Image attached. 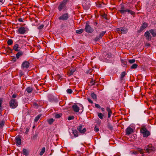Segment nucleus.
<instances>
[{"label":"nucleus","instance_id":"obj_29","mask_svg":"<svg viewBox=\"0 0 156 156\" xmlns=\"http://www.w3.org/2000/svg\"><path fill=\"white\" fill-rule=\"evenodd\" d=\"M12 43L13 41L12 39H10L8 40L7 41V43L9 45H12Z\"/></svg>","mask_w":156,"mask_h":156},{"label":"nucleus","instance_id":"obj_2","mask_svg":"<svg viewBox=\"0 0 156 156\" xmlns=\"http://www.w3.org/2000/svg\"><path fill=\"white\" fill-rule=\"evenodd\" d=\"M69 0H63L60 3L58 7V9L59 11H61L63 9H66V4Z\"/></svg>","mask_w":156,"mask_h":156},{"label":"nucleus","instance_id":"obj_3","mask_svg":"<svg viewBox=\"0 0 156 156\" xmlns=\"http://www.w3.org/2000/svg\"><path fill=\"white\" fill-rule=\"evenodd\" d=\"M9 106L11 108H15L18 106V103L16 100L12 99L10 101L9 103Z\"/></svg>","mask_w":156,"mask_h":156},{"label":"nucleus","instance_id":"obj_58","mask_svg":"<svg viewBox=\"0 0 156 156\" xmlns=\"http://www.w3.org/2000/svg\"><path fill=\"white\" fill-rule=\"evenodd\" d=\"M34 105H35V106H37V104H36V103L34 104Z\"/></svg>","mask_w":156,"mask_h":156},{"label":"nucleus","instance_id":"obj_32","mask_svg":"<svg viewBox=\"0 0 156 156\" xmlns=\"http://www.w3.org/2000/svg\"><path fill=\"white\" fill-rule=\"evenodd\" d=\"M105 32H106L105 31H102V32H101L98 36L99 38H101L105 34Z\"/></svg>","mask_w":156,"mask_h":156},{"label":"nucleus","instance_id":"obj_4","mask_svg":"<svg viewBox=\"0 0 156 156\" xmlns=\"http://www.w3.org/2000/svg\"><path fill=\"white\" fill-rule=\"evenodd\" d=\"M140 132L143 134V136L144 137H147L150 134L149 132L145 128H142L140 130Z\"/></svg>","mask_w":156,"mask_h":156},{"label":"nucleus","instance_id":"obj_33","mask_svg":"<svg viewBox=\"0 0 156 156\" xmlns=\"http://www.w3.org/2000/svg\"><path fill=\"white\" fill-rule=\"evenodd\" d=\"M75 69H73L71 70L70 73L69 74V76H71L73 75L74 72L75 71Z\"/></svg>","mask_w":156,"mask_h":156},{"label":"nucleus","instance_id":"obj_28","mask_svg":"<svg viewBox=\"0 0 156 156\" xmlns=\"http://www.w3.org/2000/svg\"><path fill=\"white\" fill-rule=\"evenodd\" d=\"M83 30H84L82 29L78 30H76V33L78 34H80L83 32Z\"/></svg>","mask_w":156,"mask_h":156},{"label":"nucleus","instance_id":"obj_51","mask_svg":"<svg viewBox=\"0 0 156 156\" xmlns=\"http://www.w3.org/2000/svg\"><path fill=\"white\" fill-rule=\"evenodd\" d=\"M19 22H23V19L22 18H20V19H19Z\"/></svg>","mask_w":156,"mask_h":156},{"label":"nucleus","instance_id":"obj_31","mask_svg":"<svg viewBox=\"0 0 156 156\" xmlns=\"http://www.w3.org/2000/svg\"><path fill=\"white\" fill-rule=\"evenodd\" d=\"M126 74L125 72H123L121 74V80L123 79V78L125 76Z\"/></svg>","mask_w":156,"mask_h":156},{"label":"nucleus","instance_id":"obj_22","mask_svg":"<svg viewBox=\"0 0 156 156\" xmlns=\"http://www.w3.org/2000/svg\"><path fill=\"white\" fill-rule=\"evenodd\" d=\"M26 90L28 93H30L32 92L33 89L31 87H29L26 89Z\"/></svg>","mask_w":156,"mask_h":156},{"label":"nucleus","instance_id":"obj_37","mask_svg":"<svg viewBox=\"0 0 156 156\" xmlns=\"http://www.w3.org/2000/svg\"><path fill=\"white\" fill-rule=\"evenodd\" d=\"M67 92L68 94H71L72 93V90L71 89H68L67 90Z\"/></svg>","mask_w":156,"mask_h":156},{"label":"nucleus","instance_id":"obj_11","mask_svg":"<svg viewBox=\"0 0 156 156\" xmlns=\"http://www.w3.org/2000/svg\"><path fill=\"white\" fill-rule=\"evenodd\" d=\"M144 35L147 40L150 41L151 40L152 37L150 34V33L149 31H147L144 34Z\"/></svg>","mask_w":156,"mask_h":156},{"label":"nucleus","instance_id":"obj_14","mask_svg":"<svg viewBox=\"0 0 156 156\" xmlns=\"http://www.w3.org/2000/svg\"><path fill=\"white\" fill-rule=\"evenodd\" d=\"M133 128L129 127L126 129V134L128 135L132 133L133 132Z\"/></svg>","mask_w":156,"mask_h":156},{"label":"nucleus","instance_id":"obj_18","mask_svg":"<svg viewBox=\"0 0 156 156\" xmlns=\"http://www.w3.org/2000/svg\"><path fill=\"white\" fill-rule=\"evenodd\" d=\"M87 5H86L85 3L83 4V6L84 8L85 9H88L90 7V5L89 2H87Z\"/></svg>","mask_w":156,"mask_h":156},{"label":"nucleus","instance_id":"obj_53","mask_svg":"<svg viewBox=\"0 0 156 156\" xmlns=\"http://www.w3.org/2000/svg\"><path fill=\"white\" fill-rule=\"evenodd\" d=\"M20 76H22L23 75V73L22 72H21L20 73Z\"/></svg>","mask_w":156,"mask_h":156},{"label":"nucleus","instance_id":"obj_12","mask_svg":"<svg viewBox=\"0 0 156 156\" xmlns=\"http://www.w3.org/2000/svg\"><path fill=\"white\" fill-rule=\"evenodd\" d=\"M69 18V16L67 13H65L63 14L60 16L59 19L60 20H67Z\"/></svg>","mask_w":156,"mask_h":156},{"label":"nucleus","instance_id":"obj_9","mask_svg":"<svg viewBox=\"0 0 156 156\" xmlns=\"http://www.w3.org/2000/svg\"><path fill=\"white\" fill-rule=\"evenodd\" d=\"M28 30L27 28L24 27H20L19 28L18 31L20 34H23Z\"/></svg>","mask_w":156,"mask_h":156},{"label":"nucleus","instance_id":"obj_10","mask_svg":"<svg viewBox=\"0 0 156 156\" xmlns=\"http://www.w3.org/2000/svg\"><path fill=\"white\" fill-rule=\"evenodd\" d=\"M145 149L148 153H150L155 150L154 148L152 146L151 144L149 145L147 147L145 148Z\"/></svg>","mask_w":156,"mask_h":156},{"label":"nucleus","instance_id":"obj_21","mask_svg":"<svg viewBox=\"0 0 156 156\" xmlns=\"http://www.w3.org/2000/svg\"><path fill=\"white\" fill-rule=\"evenodd\" d=\"M23 154L26 156H27L28 155V152L27 151L26 149H23Z\"/></svg>","mask_w":156,"mask_h":156},{"label":"nucleus","instance_id":"obj_34","mask_svg":"<svg viewBox=\"0 0 156 156\" xmlns=\"http://www.w3.org/2000/svg\"><path fill=\"white\" fill-rule=\"evenodd\" d=\"M45 151V148L43 147L42 148L41 151L40 152V154L41 155H42L44 153Z\"/></svg>","mask_w":156,"mask_h":156},{"label":"nucleus","instance_id":"obj_25","mask_svg":"<svg viewBox=\"0 0 156 156\" xmlns=\"http://www.w3.org/2000/svg\"><path fill=\"white\" fill-rule=\"evenodd\" d=\"M73 133L74 136L75 137H77L78 136V132L76 130H73Z\"/></svg>","mask_w":156,"mask_h":156},{"label":"nucleus","instance_id":"obj_13","mask_svg":"<svg viewBox=\"0 0 156 156\" xmlns=\"http://www.w3.org/2000/svg\"><path fill=\"white\" fill-rule=\"evenodd\" d=\"M29 62L27 61H25L22 63L21 66L23 68H27L29 66Z\"/></svg>","mask_w":156,"mask_h":156},{"label":"nucleus","instance_id":"obj_38","mask_svg":"<svg viewBox=\"0 0 156 156\" xmlns=\"http://www.w3.org/2000/svg\"><path fill=\"white\" fill-rule=\"evenodd\" d=\"M62 114H56L55 115V117L57 118H59L61 116Z\"/></svg>","mask_w":156,"mask_h":156},{"label":"nucleus","instance_id":"obj_52","mask_svg":"<svg viewBox=\"0 0 156 156\" xmlns=\"http://www.w3.org/2000/svg\"><path fill=\"white\" fill-rule=\"evenodd\" d=\"M4 2L3 0H0V4H2Z\"/></svg>","mask_w":156,"mask_h":156},{"label":"nucleus","instance_id":"obj_45","mask_svg":"<svg viewBox=\"0 0 156 156\" xmlns=\"http://www.w3.org/2000/svg\"><path fill=\"white\" fill-rule=\"evenodd\" d=\"M99 128L96 126L94 127V130L97 132L99 131Z\"/></svg>","mask_w":156,"mask_h":156},{"label":"nucleus","instance_id":"obj_16","mask_svg":"<svg viewBox=\"0 0 156 156\" xmlns=\"http://www.w3.org/2000/svg\"><path fill=\"white\" fill-rule=\"evenodd\" d=\"M16 143L18 145H20L21 144V140L20 137L17 136L15 138Z\"/></svg>","mask_w":156,"mask_h":156},{"label":"nucleus","instance_id":"obj_8","mask_svg":"<svg viewBox=\"0 0 156 156\" xmlns=\"http://www.w3.org/2000/svg\"><path fill=\"white\" fill-rule=\"evenodd\" d=\"M86 31L88 33H92L93 31V29L87 23L86 24L85 27Z\"/></svg>","mask_w":156,"mask_h":156},{"label":"nucleus","instance_id":"obj_43","mask_svg":"<svg viewBox=\"0 0 156 156\" xmlns=\"http://www.w3.org/2000/svg\"><path fill=\"white\" fill-rule=\"evenodd\" d=\"M108 128L110 129H113V127L110 124H108Z\"/></svg>","mask_w":156,"mask_h":156},{"label":"nucleus","instance_id":"obj_17","mask_svg":"<svg viewBox=\"0 0 156 156\" xmlns=\"http://www.w3.org/2000/svg\"><path fill=\"white\" fill-rule=\"evenodd\" d=\"M153 37L156 36V30L155 29H151L149 31Z\"/></svg>","mask_w":156,"mask_h":156},{"label":"nucleus","instance_id":"obj_48","mask_svg":"<svg viewBox=\"0 0 156 156\" xmlns=\"http://www.w3.org/2000/svg\"><path fill=\"white\" fill-rule=\"evenodd\" d=\"M87 99L88 100V101L91 103H93V101L90 98H87Z\"/></svg>","mask_w":156,"mask_h":156},{"label":"nucleus","instance_id":"obj_46","mask_svg":"<svg viewBox=\"0 0 156 156\" xmlns=\"http://www.w3.org/2000/svg\"><path fill=\"white\" fill-rule=\"evenodd\" d=\"M95 106L96 107V108H100L101 107L100 106V105L98 104H95Z\"/></svg>","mask_w":156,"mask_h":156},{"label":"nucleus","instance_id":"obj_42","mask_svg":"<svg viewBox=\"0 0 156 156\" xmlns=\"http://www.w3.org/2000/svg\"><path fill=\"white\" fill-rule=\"evenodd\" d=\"M37 134H35L34 135H33L32 137V139H33V140L35 139H36L37 138Z\"/></svg>","mask_w":156,"mask_h":156},{"label":"nucleus","instance_id":"obj_54","mask_svg":"<svg viewBox=\"0 0 156 156\" xmlns=\"http://www.w3.org/2000/svg\"><path fill=\"white\" fill-rule=\"evenodd\" d=\"M101 109L102 111L104 112L105 111V109L104 108H101Z\"/></svg>","mask_w":156,"mask_h":156},{"label":"nucleus","instance_id":"obj_47","mask_svg":"<svg viewBox=\"0 0 156 156\" xmlns=\"http://www.w3.org/2000/svg\"><path fill=\"white\" fill-rule=\"evenodd\" d=\"M100 38H99L98 36H97L95 39V41H98V40Z\"/></svg>","mask_w":156,"mask_h":156},{"label":"nucleus","instance_id":"obj_41","mask_svg":"<svg viewBox=\"0 0 156 156\" xmlns=\"http://www.w3.org/2000/svg\"><path fill=\"white\" fill-rule=\"evenodd\" d=\"M2 100L1 99L0 100V110H1L2 109V107L1 105L2 103Z\"/></svg>","mask_w":156,"mask_h":156},{"label":"nucleus","instance_id":"obj_49","mask_svg":"<svg viewBox=\"0 0 156 156\" xmlns=\"http://www.w3.org/2000/svg\"><path fill=\"white\" fill-rule=\"evenodd\" d=\"M106 110L108 112L111 111L110 108L107 107L106 108Z\"/></svg>","mask_w":156,"mask_h":156},{"label":"nucleus","instance_id":"obj_35","mask_svg":"<svg viewBox=\"0 0 156 156\" xmlns=\"http://www.w3.org/2000/svg\"><path fill=\"white\" fill-rule=\"evenodd\" d=\"M5 124V122L3 121H1L0 123V127H2Z\"/></svg>","mask_w":156,"mask_h":156},{"label":"nucleus","instance_id":"obj_5","mask_svg":"<svg viewBox=\"0 0 156 156\" xmlns=\"http://www.w3.org/2000/svg\"><path fill=\"white\" fill-rule=\"evenodd\" d=\"M116 31L119 33L121 32L122 34H125L128 32V29L126 27H122L117 29Z\"/></svg>","mask_w":156,"mask_h":156},{"label":"nucleus","instance_id":"obj_44","mask_svg":"<svg viewBox=\"0 0 156 156\" xmlns=\"http://www.w3.org/2000/svg\"><path fill=\"white\" fill-rule=\"evenodd\" d=\"M122 66H126V62L125 61H122Z\"/></svg>","mask_w":156,"mask_h":156},{"label":"nucleus","instance_id":"obj_36","mask_svg":"<svg viewBox=\"0 0 156 156\" xmlns=\"http://www.w3.org/2000/svg\"><path fill=\"white\" fill-rule=\"evenodd\" d=\"M128 61L130 63H133L135 62V60L134 59H129V60Z\"/></svg>","mask_w":156,"mask_h":156},{"label":"nucleus","instance_id":"obj_6","mask_svg":"<svg viewBox=\"0 0 156 156\" xmlns=\"http://www.w3.org/2000/svg\"><path fill=\"white\" fill-rule=\"evenodd\" d=\"M119 11L121 13H124L126 12H128L130 13L132 15L134 14L135 13L133 11L128 9H125L123 7H121Z\"/></svg>","mask_w":156,"mask_h":156},{"label":"nucleus","instance_id":"obj_20","mask_svg":"<svg viewBox=\"0 0 156 156\" xmlns=\"http://www.w3.org/2000/svg\"><path fill=\"white\" fill-rule=\"evenodd\" d=\"M23 54V53L21 51L18 52L16 54V57L17 58H19L20 56H22Z\"/></svg>","mask_w":156,"mask_h":156},{"label":"nucleus","instance_id":"obj_7","mask_svg":"<svg viewBox=\"0 0 156 156\" xmlns=\"http://www.w3.org/2000/svg\"><path fill=\"white\" fill-rule=\"evenodd\" d=\"M77 129L80 133L82 134H84L86 131V129L83 127V125H80Z\"/></svg>","mask_w":156,"mask_h":156},{"label":"nucleus","instance_id":"obj_57","mask_svg":"<svg viewBox=\"0 0 156 156\" xmlns=\"http://www.w3.org/2000/svg\"><path fill=\"white\" fill-rule=\"evenodd\" d=\"M28 132V130H27L25 132V133H27Z\"/></svg>","mask_w":156,"mask_h":156},{"label":"nucleus","instance_id":"obj_23","mask_svg":"<svg viewBox=\"0 0 156 156\" xmlns=\"http://www.w3.org/2000/svg\"><path fill=\"white\" fill-rule=\"evenodd\" d=\"M54 121H55V120L54 119H52V118L49 119L47 120L48 122L50 125H51L52 124V123Z\"/></svg>","mask_w":156,"mask_h":156},{"label":"nucleus","instance_id":"obj_19","mask_svg":"<svg viewBox=\"0 0 156 156\" xmlns=\"http://www.w3.org/2000/svg\"><path fill=\"white\" fill-rule=\"evenodd\" d=\"M13 49L16 51H19V45L17 44H15L13 47Z\"/></svg>","mask_w":156,"mask_h":156},{"label":"nucleus","instance_id":"obj_55","mask_svg":"<svg viewBox=\"0 0 156 156\" xmlns=\"http://www.w3.org/2000/svg\"><path fill=\"white\" fill-rule=\"evenodd\" d=\"M108 114H112V111H109V112H108Z\"/></svg>","mask_w":156,"mask_h":156},{"label":"nucleus","instance_id":"obj_1","mask_svg":"<svg viewBox=\"0 0 156 156\" xmlns=\"http://www.w3.org/2000/svg\"><path fill=\"white\" fill-rule=\"evenodd\" d=\"M72 108L73 110L76 112H79L80 110L82 112L83 110V105L80 104L77 105L75 104L72 106Z\"/></svg>","mask_w":156,"mask_h":156},{"label":"nucleus","instance_id":"obj_56","mask_svg":"<svg viewBox=\"0 0 156 156\" xmlns=\"http://www.w3.org/2000/svg\"><path fill=\"white\" fill-rule=\"evenodd\" d=\"M111 114H108V118H110L111 116Z\"/></svg>","mask_w":156,"mask_h":156},{"label":"nucleus","instance_id":"obj_40","mask_svg":"<svg viewBox=\"0 0 156 156\" xmlns=\"http://www.w3.org/2000/svg\"><path fill=\"white\" fill-rule=\"evenodd\" d=\"M74 119V117L73 116H69L68 118V119L69 120H70Z\"/></svg>","mask_w":156,"mask_h":156},{"label":"nucleus","instance_id":"obj_26","mask_svg":"<svg viewBox=\"0 0 156 156\" xmlns=\"http://www.w3.org/2000/svg\"><path fill=\"white\" fill-rule=\"evenodd\" d=\"M41 115L40 114H39L37 116V117H36L34 119V121L35 122H37L38 120L41 117Z\"/></svg>","mask_w":156,"mask_h":156},{"label":"nucleus","instance_id":"obj_27","mask_svg":"<svg viewBox=\"0 0 156 156\" xmlns=\"http://www.w3.org/2000/svg\"><path fill=\"white\" fill-rule=\"evenodd\" d=\"M98 116L101 119H102L103 118L104 115L101 113H99L98 114Z\"/></svg>","mask_w":156,"mask_h":156},{"label":"nucleus","instance_id":"obj_50","mask_svg":"<svg viewBox=\"0 0 156 156\" xmlns=\"http://www.w3.org/2000/svg\"><path fill=\"white\" fill-rule=\"evenodd\" d=\"M17 96V95L15 94H14L12 96V98H16Z\"/></svg>","mask_w":156,"mask_h":156},{"label":"nucleus","instance_id":"obj_15","mask_svg":"<svg viewBox=\"0 0 156 156\" xmlns=\"http://www.w3.org/2000/svg\"><path fill=\"white\" fill-rule=\"evenodd\" d=\"M147 26H148L147 24L146 23V22L144 23H143L142 26L141 27L140 30V31H141L144 29L146 28L147 27Z\"/></svg>","mask_w":156,"mask_h":156},{"label":"nucleus","instance_id":"obj_39","mask_svg":"<svg viewBox=\"0 0 156 156\" xmlns=\"http://www.w3.org/2000/svg\"><path fill=\"white\" fill-rule=\"evenodd\" d=\"M44 27V25L42 24V25H40L39 26L37 27V28L39 29H42Z\"/></svg>","mask_w":156,"mask_h":156},{"label":"nucleus","instance_id":"obj_30","mask_svg":"<svg viewBox=\"0 0 156 156\" xmlns=\"http://www.w3.org/2000/svg\"><path fill=\"white\" fill-rule=\"evenodd\" d=\"M137 65L136 64H133L131 66V69H135L137 68Z\"/></svg>","mask_w":156,"mask_h":156},{"label":"nucleus","instance_id":"obj_24","mask_svg":"<svg viewBox=\"0 0 156 156\" xmlns=\"http://www.w3.org/2000/svg\"><path fill=\"white\" fill-rule=\"evenodd\" d=\"M91 96L93 99L94 100L97 99V95L94 93H92Z\"/></svg>","mask_w":156,"mask_h":156}]
</instances>
